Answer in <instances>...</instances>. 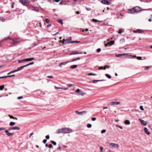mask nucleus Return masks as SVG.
Wrapping results in <instances>:
<instances>
[{
    "mask_svg": "<svg viewBox=\"0 0 152 152\" xmlns=\"http://www.w3.org/2000/svg\"><path fill=\"white\" fill-rule=\"evenodd\" d=\"M0 20L3 22L5 21V19L3 17H0Z\"/></svg>",
    "mask_w": 152,
    "mask_h": 152,
    "instance_id": "38",
    "label": "nucleus"
},
{
    "mask_svg": "<svg viewBox=\"0 0 152 152\" xmlns=\"http://www.w3.org/2000/svg\"><path fill=\"white\" fill-rule=\"evenodd\" d=\"M137 59L139 60H142V57H141L138 56L137 58Z\"/></svg>",
    "mask_w": 152,
    "mask_h": 152,
    "instance_id": "54",
    "label": "nucleus"
},
{
    "mask_svg": "<svg viewBox=\"0 0 152 152\" xmlns=\"http://www.w3.org/2000/svg\"><path fill=\"white\" fill-rule=\"evenodd\" d=\"M10 43H11V45H10V46L13 47L17 45V44L18 43V41L17 39H12V38H10Z\"/></svg>",
    "mask_w": 152,
    "mask_h": 152,
    "instance_id": "2",
    "label": "nucleus"
},
{
    "mask_svg": "<svg viewBox=\"0 0 152 152\" xmlns=\"http://www.w3.org/2000/svg\"><path fill=\"white\" fill-rule=\"evenodd\" d=\"M92 21L93 22H99V20H97L96 19H92Z\"/></svg>",
    "mask_w": 152,
    "mask_h": 152,
    "instance_id": "42",
    "label": "nucleus"
},
{
    "mask_svg": "<svg viewBox=\"0 0 152 152\" xmlns=\"http://www.w3.org/2000/svg\"><path fill=\"white\" fill-rule=\"evenodd\" d=\"M68 63L67 62H61L59 64V66H61L63 64H66V63Z\"/></svg>",
    "mask_w": 152,
    "mask_h": 152,
    "instance_id": "26",
    "label": "nucleus"
},
{
    "mask_svg": "<svg viewBox=\"0 0 152 152\" xmlns=\"http://www.w3.org/2000/svg\"><path fill=\"white\" fill-rule=\"evenodd\" d=\"M114 43V41H111L107 43H105V47H106L107 46H111V45H113Z\"/></svg>",
    "mask_w": 152,
    "mask_h": 152,
    "instance_id": "5",
    "label": "nucleus"
},
{
    "mask_svg": "<svg viewBox=\"0 0 152 152\" xmlns=\"http://www.w3.org/2000/svg\"><path fill=\"white\" fill-rule=\"evenodd\" d=\"M77 61L76 59V58H74V59H72V60L71 61H67V63H69V62H73V61Z\"/></svg>",
    "mask_w": 152,
    "mask_h": 152,
    "instance_id": "39",
    "label": "nucleus"
},
{
    "mask_svg": "<svg viewBox=\"0 0 152 152\" xmlns=\"http://www.w3.org/2000/svg\"><path fill=\"white\" fill-rule=\"evenodd\" d=\"M34 59V58H27L25 59L26 61H31Z\"/></svg>",
    "mask_w": 152,
    "mask_h": 152,
    "instance_id": "21",
    "label": "nucleus"
},
{
    "mask_svg": "<svg viewBox=\"0 0 152 152\" xmlns=\"http://www.w3.org/2000/svg\"><path fill=\"white\" fill-rule=\"evenodd\" d=\"M5 132H6V134L7 135H8V136H10V132H9L8 130H5Z\"/></svg>",
    "mask_w": 152,
    "mask_h": 152,
    "instance_id": "41",
    "label": "nucleus"
},
{
    "mask_svg": "<svg viewBox=\"0 0 152 152\" xmlns=\"http://www.w3.org/2000/svg\"><path fill=\"white\" fill-rule=\"evenodd\" d=\"M139 120L141 122L142 124L144 126H145L146 125L147 123L146 121H144V120H142L141 119H139Z\"/></svg>",
    "mask_w": 152,
    "mask_h": 152,
    "instance_id": "10",
    "label": "nucleus"
},
{
    "mask_svg": "<svg viewBox=\"0 0 152 152\" xmlns=\"http://www.w3.org/2000/svg\"><path fill=\"white\" fill-rule=\"evenodd\" d=\"M19 2L24 6H27L29 4L28 0H19Z\"/></svg>",
    "mask_w": 152,
    "mask_h": 152,
    "instance_id": "3",
    "label": "nucleus"
},
{
    "mask_svg": "<svg viewBox=\"0 0 152 152\" xmlns=\"http://www.w3.org/2000/svg\"><path fill=\"white\" fill-rule=\"evenodd\" d=\"M46 139H49L50 138V136L49 135H47L45 136Z\"/></svg>",
    "mask_w": 152,
    "mask_h": 152,
    "instance_id": "49",
    "label": "nucleus"
},
{
    "mask_svg": "<svg viewBox=\"0 0 152 152\" xmlns=\"http://www.w3.org/2000/svg\"><path fill=\"white\" fill-rule=\"evenodd\" d=\"M105 80H94L92 81V83H96L97 82L101 81H104Z\"/></svg>",
    "mask_w": 152,
    "mask_h": 152,
    "instance_id": "19",
    "label": "nucleus"
},
{
    "mask_svg": "<svg viewBox=\"0 0 152 152\" xmlns=\"http://www.w3.org/2000/svg\"><path fill=\"white\" fill-rule=\"evenodd\" d=\"M80 42V41H70L71 43H79Z\"/></svg>",
    "mask_w": 152,
    "mask_h": 152,
    "instance_id": "28",
    "label": "nucleus"
},
{
    "mask_svg": "<svg viewBox=\"0 0 152 152\" xmlns=\"http://www.w3.org/2000/svg\"><path fill=\"white\" fill-rule=\"evenodd\" d=\"M47 141V140L46 139H45L43 140V142L44 143H45Z\"/></svg>",
    "mask_w": 152,
    "mask_h": 152,
    "instance_id": "56",
    "label": "nucleus"
},
{
    "mask_svg": "<svg viewBox=\"0 0 152 152\" xmlns=\"http://www.w3.org/2000/svg\"><path fill=\"white\" fill-rule=\"evenodd\" d=\"M127 54V53H124V54H117L115 55V56L117 57H118L121 56H125Z\"/></svg>",
    "mask_w": 152,
    "mask_h": 152,
    "instance_id": "18",
    "label": "nucleus"
},
{
    "mask_svg": "<svg viewBox=\"0 0 152 152\" xmlns=\"http://www.w3.org/2000/svg\"><path fill=\"white\" fill-rule=\"evenodd\" d=\"M74 85L73 84H69L68 85V86L69 87H72V86H73Z\"/></svg>",
    "mask_w": 152,
    "mask_h": 152,
    "instance_id": "52",
    "label": "nucleus"
},
{
    "mask_svg": "<svg viewBox=\"0 0 152 152\" xmlns=\"http://www.w3.org/2000/svg\"><path fill=\"white\" fill-rule=\"evenodd\" d=\"M78 94L79 95H80L82 96H83L84 95L86 94V93H85L81 91H80V92Z\"/></svg>",
    "mask_w": 152,
    "mask_h": 152,
    "instance_id": "24",
    "label": "nucleus"
},
{
    "mask_svg": "<svg viewBox=\"0 0 152 152\" xmlns=\"http://www.w3.org/2000/svg\"><path fill=\"white\" fill-rule=\"evenodd\" d=\"M110 145L112 147H114L115 148H118L119 147V145L117 144L111 143L110 144Z\"/></svg>",
    "mask_w": 152,
    "mask_h": 152,
    "instance_id": "9",
    "label": "nucleus"
},
{
    "mask_svg": "<svg viewBox=\"0 0 152 152\" xmlns=\"http://www.w3.org/2000/svg\"><path fill=\"white\" fill-rule=\"evenodd\" d=\"M82 52H79L78 51H75V52H72L70 53V55H75V54H82Z\"/></svg>",
    "mask_w": 152,
    "mask_h": 152,
    "instance_id": "13",
    "label": "nucleus"
},
{
    "mask_svg": "<svg viewBox=\"0 0 152 152\" xmlns=\"http://www.w3.org/2000/svg\"><path fill=\"white\" fill-rule=\"evenodd\" d=\"M48 147L49 148H53V146L51 144H50L48 145Z\"/></svg>",
    "mask_w": 152,
    "mask_h": 152,
    "instance_id": "55",
    "label": "nucleus"
},
{
    "mask_svg": "<svg viewBox=\"0 0 152 152\" xmlns=\"http://www.w3.org/2000/svg\"><path fill=\"white\" fill-rule=\"evenodd\" d=\"M60 1V0H53V2H58Z\"/></svg>",
    "mask_w": 152,
    "mask_h": 152,
    "instance_id": "63",
    "label": "nucleus"
},
{
    "mask_svg": "<svg viewBox=\"0 0 152 152\" xmlns=\"http://www.w3.org/2000/svg\"><path fill=\"white\" fill-rule=\"evenodd\" d=\"M115 126L118 128H120L121 129H123V127L122 126H120L118 125H117V124Z\"/></svg>",
    "mask_w": 152,
    "mask_h": 152,
    "instance_id": "40",
    "label": "nucleus"
},
{
    "mask_svg": "<svg viewBox=\"0 0 152 152\" xmlns=\"http://www.w3.org/2000/svg\"><path fill=\"white\" fill-rule=\"evenodd\" d=\"M105 75L106 76V77L110 79L111 78V76L110 75H108V74H105Z\"/></svg>",
    "mask_w": 152,
    "mask_h": 152,
    "instance_id": "30",
    "label": "nucleus"
},
{
    "mask_svg": "<svg viewBox=\"0 0 152 152\" xmlns=\"http://www.w3.org/2000/svg\"><path fill=\"white\" fill-rule=\"evenodd\" d=\"M4 88V85L0 86V90H2Z\"/></svg>",
    "mask_w": 152,
    "mask_h": 152,
    "instance_id": "33",
    "label": "nucleus"
},
{
    "mask_svg": "<svg viewBox=\"0 0 152 152\" xmlns=\"http://www.w3.org/2000/svg\"><path fill=\"white\" fill-rule=\"evenodd\" d=\"M24 61H26L25 59L22 60H19L18 61V62L19 63H21Z\"/></svg>",
    "mask_w": 152,
    "mask_h": 152,
    "instance_id": "29",
    "label": "nucleus"
},
{
    "mask_svg": "<svg viewBox=\"0 0 152 152\" xmlns=\"http://www.w3.org/2000/svg\"><path fill=\"white\" fill-rule=\"evenodd\" d=\"M23 96H18V99H23Z\"/></svg>",
    "mask_w": 152,
    "mask_h": 152,
    "instance_id": "58",
    "label": "nucleus"
},
{
    "mask_svg": "<svg viewBox=\"0 0 152 152\" xmlns=\"http://www.w3.org/2000/svg\"><path fill=\"white\" fill-rule=\"evenodd\" d=\"M101 51V49L100 48H99L97 49V52H100Z\"/></svg>",
    "mask_w": 152,
    "mask_h": 152,
    "instance_id": "50",
    "label": "nucleus"
},
{
    "mask_svg": "<svg viewBox=\"0 0 152 152\" xmlns=\"http://www.w3.org/2000/svg\"><path fill=\"white\" fill-rule=\"evenodd\" d=\"M71 43L70 41H69V39H64L63 40V44L64 45H65L66 44Z\"/></svg>",
    "mask_w": 152,
    "mask_h": 152,
    "instance_id": "7",
    "label": "nucleus"
},
{
    "mask_svg": "<svg viewBox=\"0 0 152 152\" xmlns=\"http://www.w3.org/2000/svg\"><path fill=\"white\" fill-rule=\"evenodd\" d=\"M50 142L53 145H56V142L55 141L51 140Z\"/></svg>",
    "mask_w": 152,
    "mask_h": 152,
    "instance_id": "32",
    "label": "nucleus"
},
{
    "mask_svg": "<svg viewBox=\"0 0 152 152\" xmlns=\"http://www.w3.org/2000/svg\"><path fill=\"white\" fill-rule=\"evenodd\" d=\"M128 12L130 13L133 14L135 12L134 7L132 9H129L128 10Z\"/></svg>",
    "mask_w": 152,
    "mask_h": 152,
    "instance_id": "11",
    "label": "nucleus"
},
{
    "mask_svg": "<svg viewBox=\"0 0 152 152\" xmlns=\"http://www.w3.org/2000/svg\"><path fill=\"white\" fill-rule=\"evenodd\" d=\"M125 124L126 125H129L130 124V121L129 120H126L124 122Z\"/></svg>",
    "mask_w": 152,
    "mask_h": 152,
    "instance_id": "22",
    "label": "nucleus"
},
{
    "mask_svg": "<svg viewBox=\"0 0 152 152\" xmlns=\"http://www.w3.org/2000/svg\"><path fill=\"white\" fill-rule=\"evenodd\" d=\"M150 68V67L149 66H147L145 67V70H147L149 69Z\"/></svg>",
    "mask_w": 152,
    "mask_h": 152,
    "instance_id": "57",
    "label": "nucleus"
},
{
    "mask_svg": "<svg viewBox=\"0 0 152 152\" xmlns=\"http://www.w3.org/2000/svg\"><path fill=\"white\" fill-rule=\"evenodd\" d=\"M110 66L108 65H106L104 67L103 69L105 70L106 69V68H110Z\"/></svg>",
    "mask_w": 152,
    "mask_h": 152,
    "instance_id": "35",
    "label": "nucleus"
},
{
    "mask_svg": "<svg viewBox=\"0 0 152 152\" xmlns=\"http://www.w3.org/2000/svg\"><path fill=\"white\" fill-rule=\"evenodd\" d=\"M23 68V66H20V67L18 68L17 69H16V71H20V70H21Z\"/></svg>",
    "mask_w": 152,
    "mask_h": 152,
    "instance_id": "25",
    "label": "nucleus"
},
{
    "mask_svg": "<svg viewBox=\"0 0 152 152\" xmlns=\"http://www.w3.org/2000/svg\"><path fill=\"white\" fill-rule=\"evenodd\" d=\"M31 7L32 8H34V9L32 10L37 12L39 10V8L36 6H32Z\"/></svg>",
    "mask_w": 152,
    "mask_h": 152,
    "instance_id": "14",
    "label": "nucleus"
},
{
    "mask_svg": "<svg viewBox=\"0 0 152 152\" xmlns=\"http://www.w3.org/2000/svg\"><path fill=\"white\" fill-rule=\"evenodd\" d=\"M5 128H0V131L5 130Z\"/></svg>",
    "mask_w": 152,
    "mask_h": 152,
    "instance_id": "51",
    "label": "nucleus"
},
{
    "mask_svg": "<svg viewBox=\"0 0 152 152\" xmlns=\"http://www.w3.org/2000/svg\"><path fill=\"white\" fill-rule=\"evenodd\" d=\"M10 39V36H8L7 37L4 38V39H2L1 41H0V46H1V42L4 40H8Z\"/></svg>",
    "mask_w": 152,
    "mask_h": 152,
    "instance_id": "20",
    "label": "nucleus"
},
{
    "mask_svg": "<svg viewBox=\"0 0 152 152\" xmlns=\"http://www.w3.org/2000/svg\"><path fill=\"white\" fill-rule=\"evenodd\" d=\"M134 10L135 11V12H139L140 11H141L142 10L141 9V8L138 6L135 7H134ZM148 10V9H143L142 10Z\"/></svg>",
    "mask_w": 152,
    "mask_h": 152,
    "instance_id": "4",
    "label": "nucleus"
},
{
    "mask_svg": "<svg viewBox=\"0 0 152 152\" xmlns=\"http://www.w3.org/2000/svg\"><path fill=\"white\" fill-rule=\"evenodd\" d=\"M140 109L142 110H144V108H143V107L142 106H140Z\"/></svg>",
    "mask_w": 152,
    "mask_h": 152,
    "instance_id": "48",
    "label": "nucleus"
},
{
    "mask_svg": "<svg viewBox=\"0 0 152 152\" xmlns=\"http://www.w3.org/2000/svg\"><path fill=\"white\" fill-rule=\"evenodd\" d=\"M75 112L77 115H80V114H83L84 113H86L87 112V111H82L81 112H79L78 111H75Z\"/></svg>",
    "mask_w": 152,
    "mask_h": 152,
    "instance_id": "15",
    "label": "nucleus"
},
{
    "mask_svg": "<svg viewBox=\"0 0 152 152\" xmlns=\"http://www.w3.org/2000/svg\"><path fill=\"white\" fill-rule=\"evenodd\" d=\"M151 18L149 19L148 20V21L149 22H151L152 20V15H151Z\"/></svg>",
    "mask_w": 152,
    "mask_h": 152,
    "instance_id": "47",
    "label": "nucleus"
},
{
    "mask_svg": "<svg viewBox=\"0 0 152 152\" xmlns=\"http://www.w3.org/2000/svg\"><path fill=\"white\" fill-rule=\"evenodd\" d=\"M73 130L69 128H62L57 130L56 133L57 134L60 133L67 134L72 132Z\"/></svg>",
    "mask_w": 152,
    "mask_h": 152,
    "instance_id": "1",
    "label": "nucleus"
},
{
    "mask_svg": "<svg viewBox=\"0 0 152 152\" xmlns=\"http://www.w3.org/2000/svg\"><path fill=\"white\" fill-rule=\"evenodd\" d=\"M34 63V62H31V63L28 64V66H29L30 65L33 64Z\"/></svg>",
    "mask_w": 152,
    "mask_h": 152,
    "instance_id": "60",
    "label": "nucleus"
},
{
    "mask_svg": "<svg viewBox=\"0 0 152 152\" xmlns=\"http://www.w3.org/2000/svg\"><path fill=\"white\" fill-rule=\"evenodd\" d=\"M87 127L88 128H90L91 127L92 125L91 124H88L87 125Z\"/></svg>",
    "mask_w": 152,
    "mask_h": 152,
    "instance_id": "43",
    "label": "nucleus"
},
{
    "mask_svg": "<svg viewBox=\"0 0 152 152\" xmlns=\"http://www.w3.org/2000/svg\"><path fill=\"white\" fill-rule=\"evenodd\" d=\"M10 77V75H8L7 76L0 77V79L4 78L6 77Z\"/></svg>",
    "mask_w": 152,
    "mask_h": 152,
    "instance_id": "34",
    "label": "nucleus"
},
{
    "mask_svg": "<svg viewBox=\"0 0 152 152\" xmlns=\"http://www.w3.org/2000/svg\"><path fill=\"white\" fill-rule=\"evenodd\" d=\"M144 131H145V132L148 135H149V134H150V132H149L148 131V129L146 127H145L144 128Z\"/></svg>",
    "mask_w": 152,
    "mask_h": 152,
    "instance_id": "17",
    "label": "nucleus"
},
{
    "mask_svg": "<svg viewBox=\"0 0 152 152\" xmlns=\"http://www.w3.org/2000/svg\"><path fill=\"white\" fill-rule=\"evenodd\" d=\"M100 150H101V152H102V151H102V150L103 149V147H100Z\"/></svg>",
    "mask_w": 152,
    "mask_h": 152,
    "instance_id": "62",
    "label": "nucleus"
},
{
    "mask_svg": "<svg viewBox=\"0 0 152 152\" xmlns=\"http://www.w3.org/2000/svg\"><path fill=\"white\" fill-rule=\"evenodd\" d=\"M77 65H72L70 66V68L71 69H74L77 67Z\"/></svg>",
    "mask_w": 152,
    "mask_h": 152,
    "instance_id": "23",
    "label": "nucleus"
},
{
    "mask_svg": "<svg viewBox=\"0 0 152 152\" xmlns=\"http://www.w3.org/2000/svg\"><path fill=\"white\" fill-rule=\"evenodd\" d=\"M45 21L47 23H49L50 22L48 18H47L45 19Z\"/></svg>",
    "mask_w": 152,
    "mask_h": 152,
    "instance_id": "45",
    "label": "nucleus"
},
{
    "mask_svg": "<svg viewBox=\"0 0 152 152\" xmlns=\"http://www.w3.org/2000/svg\"><path fill=\"white\" fill-rule=\"evenodd\" d=\"M103 68H104L102 66H100L99 67V69H103Z\"/></svg>",
    "mask_w": 152,
    "mask_h": 152,
    "instance_id": "64",
    "label": "nucleus"
},
{
    "mask_svg": "<svg viewBox=\"0 0 152 152\" xmlns=\"http://www.w3.org/2000/svg\"><path fill=\"white\" fill-rule=\"evenodd\" d=\"M80 91V90L79 89H78L76 90L75 91V92L76 93H79Z\"/></svg>",
    "mask_w": 152,
    "mask_h": 152,
    "instance_id": "44",
    "label": "nucleus"
},
{
    "mask_svg": "<svg viewBox=\"0 0 152 152\" xmlns=\"http://www.w3.org/2000/svg\"><path fill=\"white\" fill-rule=\"evenodd\" d=\"M47 77L50 78H53V76H48Z\"/></svg>",
    "mask_w": 152,
    "mask_h": 152,
    "instance_id": "53",
    "label": "nucleus"
},
{
    "mask_svg": "<svg viewBox=\"0 0 152 152\" xmlns=\"http://www.w3.org/2000/svg\"><path fill=\"white\" fill-rule=\"evenodd\" d=\"M88 75H94V76H95V75H96V74H94V73H89V74H88Z\"/></svg>",
    "mask_w": 152,
    "mask_h": 152,
    "instance_id": "37",
    "label": "nucleus"
},
{
    "mask_svg": "<svg viewBox=\"0 0 152 152\" xmlns=\"http://www.w3.org/2000/svg\"><path fill=\"white\" fill-rule=\"evenodd\" d=\"M122 33V31L121 30L119 29L118 31V33L119 34H121Z\"/></svg>",
    "mask_w": 152,
    "mask_h": 152,
    "instance_id": "59",
    "label": "nucleus"
},
{
    "mask_svg": "<svg viewBox=\"0 0 152 152\" xmlns=\"http://www.w3.org/2000/svg\"><path fill=\"white\" fill-rule=\"evenodd\" d=\"M101 2L103 4L106 5H109L110 4V2L107 0H102Z\"/></svg>",
    "mask_w": 152,
    "mask_h": 152,
    "instance_id": "8",
    "label": "nucleus"
},
{
    "mask_svg": "<svg viewBox=\"0 0 152 152\" xmlns=\"http://www.w3.org/2000/svg\"><path fill=\"white\" fill-rule=\"evenodd\" d=\"M96 118H91V120L92 121H95L96 120Z\"/></svg>",
    "mask_w": 152,
    "mask_h": 152,
    "instance_id": "61",
    "label": "nucleus"
},
{
    "mask_svg": "<svg viewBox=\"0 0 152 152\" xmlns=\"http://www.w3.org/2000/svg\"><path fill=\"white\" fill-rule=\"evenodd\" d=\"M15 123L14 122H10V126H13L15 125Z\"/></svg>",
    "mask_w": 152,
    "mask_h": 152,
    "instance_id": "31",
    "label": "nucleus"
},
{
    "mask_svg": "<svg viewBox=\"0 0 152 152\" xmlns=\"http://www.w3.org/2000/svg\"><path fill=\"white\" fill-rule=\"evenodd\" d=\"M106 132V130L105 129H103L101 131V133H104Z\"/></svg>",
    "mask_w": 152,
    "mask_h": 152,
    "instance_id": "46",
    "label": "nucleus"
},
{
    "mask_svg": "<svg viewBox=\"0 0 152 152\" xmlns=\"http://www.w3.org/2000/svg\"><path fill=\"white\" fill-rule=\"evenodd\" d=\"M10 118L13 119H16V120H18V118H16L15 117L12 116L11 115H10Z\"/></svg>",
    "mask_w": 152,
    "mask_h": 152,
    "instance_id": "36",
    "label": "nucleus"
},
{
    "mask_svg": "<svg viewBox=\"0 0 152 152\" xmlns=\"http://www.w3.org/2000/svg\"><path fill=\"white\" fill-rule=\"evenodd\" d=\"M120 104V102H118L114 101L111 102L109 103V104L110 105L119 104Z\"/></svg>",
    "mask_w": 152,
    "mask_h": 152,
    "instance_id": "12",
    "label": "nucleus"
},
{
    "mask_svg": "<svg viewBox=\"0 0 152 152\" xmlns=\"http://www.w3.org/2000/svg\"><path fill=\"white\" fill-rule=\"evenodd\" d=\"M133 32L134 33H142L144 32V31L142 29H137L136 30H134Z\"/></svg>",
    "mask_w": 152,
    "mask_h": 152,
    "instance_id": "6",
    "label": "nucleus"
},
{
    "mask_svg": "<svg viewBox=\"0 0 152 152\" xmlns=\"http://www.w3.org/2000/svg\"><path fill=\"white\" fill-rule=\"evenodd\" d=\"M20 128L18 126H15L12 127H10V130H19L20 129Z\"/></svg>",
    "mask_w": 152,
    "mask_h": 152,
    "instance_id": "16",
    "label": "nucleus"
},
{
    "mask_svg": "<svg viewBox=\"0 0 152 152\" xmlns=\"http://www.w3.org/2000/svg\"><path fill=\"white\" fill-rule=\"evenodd\" d=\"M57 21L58 22L61 23V24H63V22L62 20L61 19H59L57 20Z\"/></svg>",
    "mask_w": 152,
    "mask_h": 152,
    "instance_id": "27",
    "label": "nucleus"
}]
</instances>
